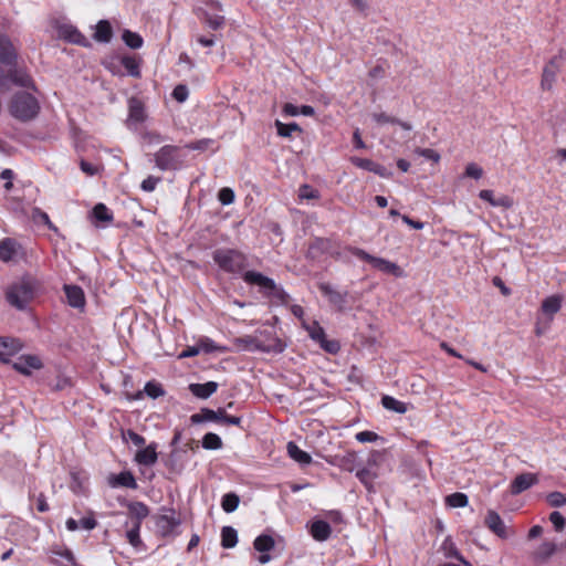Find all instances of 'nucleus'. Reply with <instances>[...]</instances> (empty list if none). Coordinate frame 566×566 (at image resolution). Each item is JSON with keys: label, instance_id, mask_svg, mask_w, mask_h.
I'll return each mask as SVG.
<instances>
[{"label": "nucleus", "instance_id": "7ed1b4c3", "mask_svg": "<svg viewBox=\"0 0 566 566\" xmlns=\"http://www.w3.org/2000/svg\"><path fill=\"white\" fill-rule=\"evenodd\" d=\"M212 259L222 272L242 277L249 265L247 254L238 249L219 248L213 251Z\"/></svg>", "mask_w": 566, "mask_h": 566}, {"label": "nucleus", "instance_id": "412c9836", "mask_svg": "<svg viewBox=\"0 0 566 566\" xmlns=\"http://www.w3.org/2000/svg\"><path fill=\"white\" fill-rule=\"evenodd\" d=\"M485 525L501 538H506L509 535L503 520L495 511L488 512L485 516Z\"/></svg>", "mask_w": 566, "mask_h": 566}, {"label": "nucleus", "instance_id": "20e7f679", "mask_svg": "<svg viewBox=\"0 0 566 566\" xmlns=\"http://www.w3.org/2000/svg\"><path fill=\"white\" fill-rule=\"evenodd\" d=\"M35 284L31 279L23 277L12 283L6 292L8 303L17 310H25L30 301L34 297Z\"/></svg>", "mask_w": 566, "mask_h": 566}, {"label": "nucleus", "instance_id": "052dcab7", "mask_svg": "<svg viewBox=\"0 0 566 566\" xmlns=\"http://www.w3.org/2000/svg\"><path fill=\"white\" fill-rule=\"evenodd\" d=\"M188 95L189 91L186 85H177L172 91V97L180 103L185 102L188 98Z\"/></svg>", "mask_w": 566, "mask_h": 566}, {"label": "nucleus", "instance_id": "393cba45", "mask_svg": "<svg viewBox=\"0 0 566 566\" xmlns=\"http://www.w3.org/2000/svg\"><path fill=\"white\" fill-rule=\"evenodd\" d=\"M144 395H147L151 399H157L165 395V390L159 382L150 380L146 382L144 390H139L134 396H129V399L139 400Z\"/></svg>", "mask_w": 566, "mask_h": 566}, {"label": "nucleus", "instance_id": "6ab92c4d", "mask_svg": "<svg viewBox=\"0 0 566 566\" xmlns=\"http://www.w3.org/2000/svg\"><path fill=\"white\" fill-rule=\"evenodd\" d=\"M129 522H126V526L129 524L142 525L143 520L149 515V509L144 502L135 501L127 504Z\"/></svg>", "mask_w": 566, "mask_h": 566}, {"label": "nucleus", "instance_id": "4c0bfd02", "mask_svg": "<svg viewBox=\"0 0 566 566\" xmlns=\"http://www.w3.org/2000/svg\"><path fill=\"white\" fill-rule=\"evenodd\" d=\"M200 18L202 19V21L207 24V27L209 29L214 30V31L221 29L226 23V19L223 15L211 14L207 11H203L202 14L200 15Z\"/></svg>", "mask_w": 566, "mask_h": 566}, {"label": "nucleus", "instance_id": "9b49d317", "mask_svg": "<svg viewBox=\"0 0 566 566\" xmlns=\"http://www.w3.org/2000/svg\"><path fill=\"white\" fill-rule=\"evenodd\" d=\"M23 345L18 338L2 336L0 337V361L9 363L17 355Z\"/></svg>", "mask_w": 566, "mask_h": 566}, {"label": "nucleus", "instance_id": "2eb2a0df", "mask_svg": "<svg viewBox=\"0 0 566 566\" xmlns=\"http://www.w3.org/2000/svg\"><path fill=\"white\" fill-rule=\"evenodd\" d=\"M180 525L179 517L176 516L174 511L169 514H163L157 517L156 526L163 536H170L175 534L176 528Z\"/></svg>", "mask_w": 566, "mask_h": 566}, {"label": "nucleus", "instance_id": "864d4df0", "mask_svg": "<svg viewBox=\"0 0 566 566\" xmlns=\"http://www.w3.org/2000/svg\"><path fill=\"white\" fill-rule=\"evenodd\" d=\"M549 522L553 524L556 532H562L566 525V518L558 511H554L549 514Z\"/></svg>", "mask_w": 566, "mask_h": 566}, {"label": "nucleus", "instance_id": "dca6fc26", "mask_svg": "<svg viewBox=\"0 0 566 566\" xmlns=\"http://www.w3.org/2000/svg\"><path fill=\"white\" fill-rule=\"evenodd\" d=\"M560 67V59L558 56H554L551 61L545 65L543 70L541 86L543 90H552L553 84L556 81L557 73Z\"/></svg>", "mask_w": 566, "mask_h": 566}, {"label": "nucleus", "instance_id": "f257e3e1", "mask_svg": "<svg viewBox=\"0 0 566 566\" xmlns=\"http://www.w3.org/2000/svg\"><path fill=\"white\" fill-rule=\"evenodd\" d=\"M34 93L32 90L15 92L8 103L10 116L23 124L35 120L41 112V103Z\"/></svg>", "mask_w": 566, "mask_h": 566}, {"label": "nucleus", "instance_id": "680f3d73", "mask_svg": "<svg viewBox=\"0 0 566 566\" xmlns=\"http://www.w3.org/2000/svg\"><path fill=\"white\" fill-rule=\"evenodd\" d=\"M416 153L419 156L424 157L426 159L432 160L434 163H438L440 160V155L436 150L430 148H417Z\"/></svg>", "mask_w": 566, "mask_h": 566}, {"label": "nucleus", "instance_id": "4468645a", "mask_svg": "<svg viewBox=\"0 0 566 566\" xmlns=\"http://www.w3.org/2000/svg\"><path fill=\"white\" fill-rule=\"evenodd\" d=\"M274 546H275V542L271 535L261 534L254 539V542H253L254 549L262 553L258 557V560L261 564H266L271 560V556L268 553L270 551H272L274 548Z\"/></svg>", "mask_w": 566, "mask_h": 566}, {"label": "nucleus", "instance_id": "09e8293b", "mask_svg": "<svg viewBox=\"0 0 566 566\" xmlns=\"http://www.w3.org/2000/svg\"><path fill=\"white\" fill-rule=\"evenodd\" d=\"M469 503V499L464 493L455 492L447 496V504L451 507H464Z\"/></svg>", "mask_w": 566, "mask_h": 566}, {"label": "nucleus", "instance_id": "79ce46f5", "mask_svg": "<svg viewBox=\"0 0 566 566\" xmlns=\"http://www.w3.org/2000/svg\"><path fill=\"white\" fill-rule=\"evenodd\" d=\"M240 503V499L235 493H227L222 496L221 507L227 513L234 512Z\"/></svg>", "mask_w": 566, "mask_h": 566}, {"label": "nucleus", "instance_id": "473e14b6", "mask_svg": "<svg viewBox=\"0 0 566 566\" xmlns=\"http://www.w3.org/2000/svg\"><path fill=\"white\" fill-rule=\"evenodd\" d=\"M562 301L563 298L559 295H552L546 297L542 302L543 313L553 317L560 310Z\"/></svg>", "mask_w": 566, "mask_h": 566}, {"label": "nucleus", "instance_id": "58836bf2", "mask_svg": "<svg viewBox=\"0 0 566 566\" xmlns=\"http://www.w3.org/2000/svg\"><path fill=\"white\" fill-rule=\"evenodd\" d=\"M201 446L206 450H219L222 448L223 443L217 433L208 432L202 437Z\"/></svg>", "mask_w": 566, "mask_h": 566}, {"label": "nucleus", "instance_id": "bf43d9fd", "mask_svg": "<svg viewBox=\"0 0 566 566\" xmlns=\"http://www.w3.org/2000/svg\"><path fill=\"white\" fill-rule=\"evenodd\" d=\"M350 161L358 168L371 171L375 168V161L367 158L352 157Z\"/></svg>", "mask_w": 566, "mask_h": 566}, {"label": "nucleus", "instance_id": "3c124183", "mask_svg": "<svg viewBox=\"0 0 566 566\" xmlns=\"http://www.w3.org/2000/svg\"><path fill=\"white\" fill-rule=\"evenodd\" d=\"M556 551V545L551 542H544L536 551V556L541 559H546L552 556Z\"/></svg>", "mask_w": 566, "mask_h": 566}, {"label": "nucleus", "instance_id": "72a5a7b5", "mask_svg": "<svg viewBox=\"0 0 566 566\" xmlns=\"http://www.w3.org/2000/svg\"><path fill=\"white\" fill-rule=\"evenodd\" d=\"M238 544V532L232 526H223L221 530V546L233 548Z\"/></svg>", "mask_w": 566, "mask_h": 566}, {"label": "nucleus", "instance_id": "cd10ccee", "mask_svg": "<svg viewBox=\"0 0 566 566\" xmlns=\"http://www.w3.org/2000/svg\"><path fill=\"white\" fill-rule=\"evenodd\" d=\"M218 389V384L216 381H207L205 384H190L189 390L190 392L200 399H208L211 395H213Z\"/></svg>", "mask_w": 566, "mask_h": 566}, {"label": "nucleus", "instance_id": "9d476101", "mask_svg": "<svg viewBox=\"0 0 566 566\" xmlns=\"http://www.w3.org/2000/svg\"><path fill=\"white\" fill-rule=\"evenodd\" d=\"M440 551L447 558H454L458 563H446L440 566H471V564L460 554L450 536H447L440 546Z\"/></svg>", "mask_w": 566, "mask_h": 566}, {"label": "nucleus", "instance_id": "c9c22d12", "mask_svg": "<svg viewBox=\"0 0 566 566\" xmlns=\"http://www.w3.org/2000/svg\"><path fill=\"white\" fill-rule=\"evenodd\" d=\"M112 35L113 31L109 22L106 20H101L96 24V31L94 34L95 40L98 42L108 43L112 39Z\"/></svg>", "mask_w": 566, "mask_h": 566}, {"label": "nucleus", "instance_id": "c85d7f7f", "mask_svg": "<svg viewBox=\"0 0 566 566\" xmlns=\"http://www.w3.org/2000/svg\"><path fill=\"white\" fill-rule=\"evenodd\" d=\"M156 449H157V444L150 443L146 448L139 450L135 457L136 461L139 464L147 465V467L155 464L158 459Z\"/></svg>", "mask_w": 566, "mask_h": 566}, {"label": "nucleus", "instance_id": "39448f33", "mask_svg": "<svg viewBox=\"0 0 566 566\" xmlns=\"http://www.w3.org/2000/svg\"><path fill=\"white\" fill-rule=\"evenodd\" d=\"M11 85L38 92L34 81L24 69L15 64L6 70L0 65V90H9Z\"/></svg>", "mask_w": 566, "mask_h": 566}, {"label": "nucleus", "instance_id": "423d86ee", "mask_svg": "<svg viewBox=\"0 0 566 566\" xmlns=\"http://www.w3.org/2000/svg\"><path fill=\"white\" fill-rule=\"evenodd\" d=\"M346 250L353 254L354 256L368 262L371 264V266L382 273L391 274L396 277H399L402 275V270L400 266L389 260L374 256L366 252L365 250L356 247H348Z\"/></svg>", "mask_w": 566, "mask_h": 566}, {"label": "nucleus", "instance_id": "603ef678", "mask_svg": "<svg viewBox=\"0 0 566 566\" xmlns=\"http://www.w3.org/2000/svg\"><path fill=\"white\" fill-rule=\"evenodd\" d=\"M318 344H319L321 348L324 349L328 354H337L340 349V344L338 340L327 339L326 336Z\"/></svg>", "mask_w": 566, "mask_h": 566}, {"label": "nucleus", "instance_id": "f3484780", "mask_svg": "<svg viewBox=\"0 0 566 566\" xmlns=\"http://www.w3.org/2000/svg\"><path fill=\"white\" fill-rule=\"evenodd\" d=\"M13 368L19 373L29 376L32 370L42 368V361L35 355H22L13 364Z\"/></svg>", "mask_w": 566, "mask_h": 566}, {"label": "nucleus", "instance_id": "338daca9", "mask_svg": "<svg viewBox=\"0 0 566 566\" xmlns=\"http://www.w3.org/2000/svg\"><path fill=\"white\" fill-rule=\"evenodd\" d=\"M513 199L506 195H502L500 197H495V202H493V207H501L503 209H510L513 207Z\"/></svg>", "mask_w": 566, "mask_h": 566}, {"label": "nucleus", "instance_id": "8fccbe9b", "mask_svg": "<svg viewBox=\"0 0 566 566\" xmlns=\"http://www.w3.org/2000/svg\"><path fill=\"white\" fill-rule=\"evenodd\" d=\"M546 501L552 507H562L566 505V494L554 491L547 494Z\"/></svg>", "mask_w": 566, "mask_h": 566}, {"label": "nucleus", "instance_id": "4be33fe9", "mask_svg": "<svg viewBox=\"0 0 566 566\" xmlns=\"http://www.w3.org/2000/svg\"><path fill=\"white\" fill-rule=\"evenodd\" d=\"M145 119L146 113L144 104L138 98L132 97L128 101V124H140L145 122Z\"/></svg>", "mask_w": 566, "mask_h": 566}, {"label": "nucleus", "instance_id": "e433bc0d", "mask_svg": "<svg viewBox=\"0 0 566 566\" xmlns=\"http://www.w3.org/2000/svg\"><path fill=\"white\" fill-rule=\"evenodd\" d=\"M302 325L308 333L311 339L317 344L326 336L324 328L316 321H313L312 323H306L303 321Z\"/></svg>", "mask_w": 566, "mask_h": 566}, {"label": "nucleus", "instance_id": "1a4fd4ad", "mask_svg": "<svg viewBox=\"0 0 566 566\" xmlns=\"http://www.w3.org/2000/svg\"><path fill=\"white\" fill-rule=\"evenodd\" d=\"M238 342L240 344H243L245 348L251 350H261V352H274V353H282L285 349V344L282 343L281 339L275 338L273 340V344L271 345H263L261 342H259L256 338L252 336H245L243 338H239Z\"/></svg>", "mask_w": 566, "mask_h": 566}, {"label": "nucleus", "instance_id": "ea45409f", "mask_svg": "<svg viewBox=\"0 0 566 566\" xmlns=\"http://www.w3.org/2000/svg\"><path fill=\"white\" fill-rule=\"evenodd\" d=\"M122 39L128 48L134 50L140 49L144 43V40L140 34L129 30H125L123 32Z\"/></svg>", "mask_w": 566, "mask_h": 566}, {"label": "nucleus", "instance_id": "b1692460", "mask_svg": "<svg viewBox=\"0 0 566 566\" xmlns=\"http://www.w3.org/2000/svg\"><path fill=\"white\" fill-rule=\"evenodd\" d=\"M108 484L112 488L124 486L133 490L137 489L138 486L135 476L129 471H123L118 474H112L108 478Z\"/></svg>", "mask_w": 566, "mask_h": 566}, {"label": "nucleus", "instance_id": "0eeeda50", "mask_svg": "<svg viewBox=\"0 0 566 566\" xmlns=\"http://www.w3.org/2000/svg\"><path fill=\"white\" fill-rule=\"evenodd\" d=\"M155 165L158 169L177 170L181 167L184 157L180 148L174 145H165L154 155Z\"/></svg>", "mask_w": 566, "mask_h": 566}, {"label": "nucleus", "instance_id": "6e6d98bb", "mask_svg": "<svg viewBox=\"0 0 566 566\" xmlns=\"http://www.w3.org/2000/svg\"><path fill=\"white\" fill-rule=\"evenodd\" d=\"M355 438L358 442L366 443L377 441L379 439V436L374 431L365 430L357 432Z\"/></svg>", "mask_w": 566, "mask_h": 566}, {"label": "nucleus", "instance_id": "49530a36", "mask_svg": "<svg viewBox=\"0 0 566 566\" xmlns=\"http://www.w3.org/2000/svg\"><path fill=\"white\" fill-rule=\"evenodd\" d=\"M53 554L61 557V560H64V562L52 560V563L55 564L56 566H74L75 565L74 555L70 549L53 551Z\"/></svg>", "mask_w": 566, "mask_h": 566}, {"label": "nucleus", "instance_id": "bb28decb", "mask_svg": "<svg viewBox=\"0 0 566 566\" xmlns=\"http://www.w3.org/2000/svg\"><path fill=\"white\" fill-rule=\"evenodd\" d=\"M19 244L14 239L4 238L0 240V260L3 262L12 261L18 253Z\"/></svg>", "mask_w": 566, "mask_h": 566}, {"label": "nucleus", "instance_id": "f03ea898", "mask_svg": "<svg viewBox=\"0 0 566 566\" xmlns=\"http://www.w3.org/2000/svg\"><path fill=\"white\" fill-rule=\"evenodd\" d=\"M248 285L256 286L259 293L262 294L274 305H286L290 300V295L285 290L275 283V281L261 272L247 271L243 273L242 279Z\"/></svg>", "mask_w": 566, "mask_h": 566}, {"label": "nucleus", "instance_id": "ddd939ff", "mask_svg": "<svg viewBox=\"0 0 566 566\" xmlns=\"http://www.w3.org/2000/svg\"><path fill=\"white\" fill-rule=\"evenodd\" d=\"M17 50L6 34L0 33V63L12 66L17 64Z\"/></svg>", "mask_w": 566, "mask_h": 566}, {"label": "nucleus", "instance_id": "f8f14e48", "mask_svg": "<svg viewBox=\"0 0 566 566\" xmlns=\"http://www.w3.org/2000/svg\"><path fill=\"white\" fill-rule=\"evenodd\" d=\"M59 38L74 44L87 46V39L72 24L63 23L57 27Z\"/></svg>", "mask_w": 566, "mask_h": 566}, {"label": "nucleus", "instance_id": "2f4dec72", "mask_svg": "<svg viewBox=\"0 0 566 566\" xmlns=\"http://www.w3.org/2000/svg\"><path fill=\"white\" fill-rule=\"evenodd\" d=\"M381 406L389 411L403 415L408 411V405L392 396L385 395L381 398Z\"/></svg>", "mask_w": 566, "mask_h": 566}, {"label": "nucleus", "instance_id": "e2e57ef3", "mask_svg": "<svg viewBox=\"0 0 566 566\" xmlns=\"http://www.w3.org/2000/svg\"><path fill=\"white\" fill-rule=\"evenodd\" d=\"M483 175V169L474 163L465 167V176L474 179H480Z\"/></svg>", "mask_w": 566, "mask_h": 566}, {"label": "nucleus", "instance_id": "a211bd4d", "mask_svg": "<svg viewBox=\"0 0 566 566\" xmlns=\"http://www.w3.org/2000/svg\"><path fill=\"white\" fill-rule=\"evenodd\" d=\"M538 482V478L534 473L518 474L511 483V493L517 495Z\"/></svg>", "mask_w": 566, "mask_h": 566}, {"label": "nucleus", "instance_id": "4d7b16f0", "mask_svg": "<svg viewBox=\"0 0 566 566\" xmlns=\"http://www.w3.org/2000/svg\"><path fill=\"white\" fill-rule=\"evenodd\" d=\"M160 180L161 179L159 177L148 176L146 179L143 180L140 188L146 192H151L156 189Z\"/></svg>", "mask_w": 566, "mask_h": 566}, {"label": "nucleus", "instance_id": "774afa93", "mask_svg": "<svg viewBox=\"0 0 566 566\" xmlns=\"http://www.w3.org/2000/svg\"><path fill=\"white\" fill-rule=\"evenodd\" d=\"M371 117L378 124H394L398 122V118L389 116L386 113H374Z\"/></svg>", "mask_w": 566, "mask_h": 566}, {"label": "nucleus", "instance_id": "5fc2aeb1", "mask_svg": "<svg viewBox=\"0 0 566 566\" xmlns=\"http://www.w3.org/2000/svg\"><path fill=\"white\" fill-rule=\"evenodd\" d=\"M234 191L229 187H224L218 192V199L223 206L231 205L234 201Z\"/></svg>", "mask_w": 566, "mask_h": 566}, {"label": "nucleus", "instance_id": "0e129e2a", "mask_svg": "<svg viewBox=\"0 0 566 566\" xmlns=\"http://www.w3.org/2000/svg\"><path fill=\"white\" fill-rule=\"evenodd\" d=\"M33 219L34 220H39V221H42L44 224H46L50 229H54L56 230V228L53 226V223L51 222L50 218H49V214L44 211H42L41 209L39 208H35L33 210Z\"/></svg>", "mask_w": 566, "mask_h": 566}, {"label": "nucleus", "instance_id": "de8ad7c7", "mask_svg": "<svg viewBox=\"0 0 566 566\" xmlns=\"http://www.w3.org/2000/svg\"><path fill=\"white\" fill-rule=\"evenodd\" d=\"M122 65L126 69L128 74L133 77H139L140 71H139V64L137 63L136 59L133 56H124L122 57Z\"/></svg>", "mask_w": 566, "mask_h": 566}, {"label": "nucleus", "instance_id": "37998d69", "mask_svg": "<svg viewBox=\"0 0 566 566\" xmlns=\"http://www.w3.org/2000/svg\"><path fill=\"white\" fill-rule=\"evenodd\" d=\"M275 127L277 135L281 137H291L294 132H302L301 127L295 122L284 124L280 120H275Z\"/></svg>", "mask_w": 566, "mask_h": 566}, {"label": "nucleus", "instance_id": "f704fd0d", "mask_svg": "<svg viewBox=\"0 0 566 566\" xmlns=\"http://www.w3.org/2000/svg\"><path fill=\"white\" fill-rule=\"evenodd\" d=\"M198 345L200 348V353L203 352L206 354L211 353H226L228 352V347L223 345L217 344L213 339L209 337H201L198 340Z\"/></svg>", "mask_w": 566, "mask_h": 566}, {"label": "nucleus", "instance_id": "a878e982", "mask_svg": "<svg viewBox=\"0 0 566 566\" xmlns=\"http://www.w3.org/2000/svg\"><path fill=\"white\" fill-rule=\"evenodd\" d=\"M65 295L70 306L82 308L85 305V296L83 290L77 285H64Z\"/></svg>", "mask_w": 566, "mask_h": 566}, {"label": "nucleus", "instance_id": "5701e85b", "mask_svg": "<svg viewBox=\"0 0 566 566\" xmlns=\"http://www.w3.org/2000/svg\"><path fill=\"white\" fill-rule=\"evenodd\" d=\"M310 534L317 542H325L331 537L332 527L324 520H315L310 525Z\"/></svg>", "mask_w": 566, "mask_h": 566}, {"label": "nucleus", "instance_id": "a18cd8bd", "mask_svg": "<svg viewBox=\"0 0 566 566\" xmlns=\"http://www.w3.org/2000/svg\"><path fill=\"white\" fill-rule=\"evenodd\" d=\"M93 217L101 222H108L113 219L111 210L104 203H97L93 208Z\"/></svg>", "mask_w": 566, "mask_h": 566}, {"label": "nucleus", "instance_id": "7c9ffc66", "mask_svg": "<svg viewBox=\"0 0 566 566\" xmlns=\"http://www.w3.org/2000/svg\"><path fill=\"white\" fill-rule=\"evenodd\" d=\"M328 248V241L326 239L316 238L311 244L308 245L306 258L308 260H317L322 254L325 253V251Z\"/></svg>", "mask_w": 566, "mask_h": 566}, {"label": "nucleus", "instance_id": "69168bd1", "mask_svg": "<svg viewBox=\"0 0 566 566\" xmlns=\"http://www.w3.org/2000/svg\"><path fill=\"white\" fill-rule=\"evenodd\" d=\"M220 423L241 427L242 418L237 416H230L223 409Z\"/></svg>", "mask_w": 566, "mask_h": 566}, {"label": "nucleus", "instance_id": "6e6552de", "mask_svg": "<svg viewBox=\"0 0 566 566\" xmlns=\"http://www.w3.org/2000/svg\"><path fill=\"white\" fill-rule=\"evenodd\" d=\"M318 290L327 297L329 304L337 311L343 312L347 308V291H337L329 283L322 282L318 284Z\"/></svg>", "mask_w": 566, "mask_h": 566}, {"label": "nucleus", "instance_id": "aec40b11", "mask_svg": "<svg viewBox=\"0 0 566 566\" xmlns=\"http://www.w3.org/2000/svg\"><path fill=\"white\" fill-rule=\"evenodd\" d=\"M223 408H218L217 410L209 408H201L198 413H193L190 416V422L192 424H199L203 422H218L221 421Z\"/></svg>", "mask_w": 566, "mask_h": 566}, {"label": "nucleus", "instance_id": "c03bdc74", "mask_svg": "<svg viewBox=\"0 0 566 566\" xmlns=\"http://www.w3.org/2000/svg\"><path fill=\"white\" fill-rule=\"evenodd\" d=\"M357 479L371 492L374 491V480L376 475L368 469L364 468L356 472Z\"/></svg>", "mask_w": 566, "mask_h": 566}, {"label": "nucleus", "instance_id": "c756f323", "mask_svg": "<svg viewBox=\"0 0 566 566\" xmlns=\"http://www.w3.org/2000/svg\"><path fill=\"white\" fill-rule=\"evenodd\" d=\"M287 454L291 459L297 462L300 465H308L312 463V457L310 453L303 451L294 441H290L286 444Z\"/></svg>", "mask_w": 566, "mask_h": 566}, {"label": "nucleus", "instance_id": "a19ab883", "mask_svg": "<svg viewBox=\"0 0 566 566\" xmlns=\"http://www.w3.org/2000/svg\"><path fill=\"white\" fill-rule=\"evenodd\" d=\"M140 527L139 524H130V527L126 532V538L128 543L136 549H138L143 545V541L140 538Z\"/></svg>", "mask_w": 566, "mask_h": 566}, {"label": "nucleus", "instance_id": "13d9d810", "mask_svg": "<svg viewBox=\"0 0 566 566\" xmlns=\"http://www.w3.org/2000/svg\"><path fill=\"white\" fill-rule=\"evenodd\" d=\"M298 196L301 199H317L319 197V192L308 185H303L300 188Z\"/></svg>", "mask_w": 566, "mask_h": 566}]
</instances>
